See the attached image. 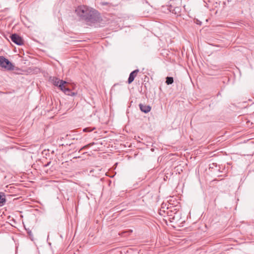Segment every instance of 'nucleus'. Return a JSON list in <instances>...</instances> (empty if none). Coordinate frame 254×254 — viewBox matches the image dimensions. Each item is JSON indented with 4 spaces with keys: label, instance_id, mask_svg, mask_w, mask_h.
<instances>
[{
    "label": "nucleus",
    "instance_id": "5",
    "mask_svg": "<svg viewBox=\"0 0 254 254\" xmlns=\"http://www.w3.org/2000/svg\"><path fill=\"white\" fill-rule=\"evenodd\" d=\"M70 86H71L68 83L67 84L64 85V88L61 90H62L65 94L70 96H74L77 94V92L72 91L71 90L70 88Z\"/></svg>",
    "mask_w": 254,
    "mask_h": 254
},
{
    "label": "nucleus",
    "instance_id": "7",
    "mask_svg": "<svg viewBox=\"0 0 254 254\" xmlns=\"http://www.w3.org/2000/svg\"><path fill=\"white\" fill-rule=\"evenodd\" d=\"M67 84V82L62 80H59L57 78L54 81V85L58 86L61 90L64 89V85Z\"/></svg>",
    "mask_w": 254,
    "mask_h": 254
},
{
    "label": "nucleus",
    "instance_id": "2",
    "mask_svg": "<svg viewBox=\"0 0 254 254\" xmlns=\"http://www.w3.org/2000/svg\"><path fill=\"white\" fill-rule=\"evenodd\" d=\"M0 66L7 70H13L14 67L12 64L3 56L0 57Z\"/></svg>",
    "mask_w": 254,
    "mask_h": 254
},
{
    "label": "nucleus",
    "instance_id": "11",
    "mask_svg": "<svg viewBox=\"0 0 254 254\" xmlns=\"http://www.w3.org/2000/svg\"><path fill=\"white\" fill-rule=\"evenodd\" d=\"M173 82H174V79L172 77L168 76L166 77V83L167 84H168V85L171 84L173 83Z\"/></svg>",
    "mask_w": 254,
    "mask_h": 254
},
{
    "label": "nucleus",
    "instance_id": "1",
    "mask_svg": "<svg viewBox=\"0 0 254 254\" xmlns=\"http://www.w3.org/2000/svg\"><path fill=\"white\" fill-rule=\"evenodd\" d=\"M100 20L101 17L99 12L94 9H91L86 16L85 21L90 25L92 23L99 22Z\"/></svg>",
    "mask_w": 254,
    "mask_h": 254
},
{
    "label": "nucleus",
    "instance_id": "12",
    "mask_svg": "<svg viewBox=\"0 0 254 254\" xmlns=\"http://www.w3.org/2000/svg\"><path fill=\"white\" fill-rule=\"evenodd\" d=\"M95 129V127H93V128H91V127H86L85 128L83 129V131L84 132H90L93 130H94Z\"/></svg>",
    "mask_w": 254,
    "mask_h": 254
},
{
    "label": "nucleus",
    "instance_id": "3",
    "mask_svg": "<svg viewBox=\"0 0 254 254\" xmlns=\"http://www.w3.org/2000/svg\"><path fill=\"white\" fill-rule=\"evenodd\" d=\"M90 10L91 9L83 5L78 6L75 10V11L77 14L80 16L82 20L85 21L86 16L88 14Z\"/></svg>",
    "mask_w": 254,
    "mask_h": 254
},
{
    "label": "nucleus",
    "instance_id": "4",
    "mask_svg": "<svg viewBox=\"0 0 254 254\" xmlns=\"http://www.w3.org/2000/svg\"><path fill=\"white\" fill-rule=\"evenodd\" d=\"M11 41L18 45H22L24 44L22 38L16 34H13L10 36Z\"/></svg>",
    "mask_w": 254,
    "mask_h": 254
},
{
    "label": "nucleus",
    "instance_id": "14",
    "mask_svg": "<svg viewBox=\"0 0 254 254\" xmlns=\"http://www.w3.org/2000/svg\"><path fill=\"white\" fill-rule=\"evenodd\" d=\"M127 232L132 233V230H129V231H127V232L126 231L123 232L121 233V234H119V235H121V236H123V234H124L125 233H127Z\"/></svg>",
    "mask_w": 254,
    "mask_h": 254
},
{
    "label": "nucleus",
    "instance_id": "9",
    "mask_svg": "<svg viewBox=\"0 0 254 254\" xmlns=\"http://www.w3.org/2000/svg\"><path fill=\"white\" fill-rule=\"evenodd\" d=\"M139 108H140V110L142 112H144L145 113H147L149 112H150L151 110V108L150 106L146 105H143L142 104H140L139 105Z\"/></svg>",
    "mask_w": 254,
    "mask_h": 254
},
{
    "label": "nucleus",
    "instance_id": "8",
    "mask_svg": "<svg viewBox=\"0 0 254 254\" xmlns=\"http://www.w3.org/2000/svg\"><path fill=\"white\" fill-rule=\"evenodd\" d=\"M138 72V69H135L130 73L127 81L128 84H130L132 82Z\"/></svg>",
    "mask_w": 254,
    "mask_h": 254
},
{
    "label": "nucleus",
    "instance_id": "6",
    "mask_svg": "<svg viewBox=\"0 0 254 254\" xmlns=\"http://www.w3.org/2000/svg\"><path fill=\"white\" fill-rule=\"evenodd\" d=\"M173 208V210L172 209H169V208H168V210L167 211V215L170 217V219L175 220V215H178L179 212L176 209Z\"/></svg>",
    "mask_w": 254,
    "mask_h": 254
},
{
    "label": "nucleus",
    "instance_id": "15",
    "mask_svg": "<svg viewBox=\"0 0 254 254\" xmlns=\"http://www.w3.org/2000/svg\"><path fill=\"white\" fill-rule=\"evenodd\" d=\"M50 163V162L48 163L47 164L45 165V166H46V167L48 166Z\"/></svg>",
    "mask_w": 254,
    "mask_h": 254
},
{
    "label": "nucleus",
    "instance_id": "13",
    "mask_svg": "<svg viewBox=\"0 0 254 254\" xmlns=\"http://www.w3.org/2000/svg\"><path fill=\"white\" fill-rule=\"evenodd\" d=\"M91 145V144H89L88 145H85L83 147H82L79 151V152H80L82 150L88 148L89 146Z\"/></svg>",
    "mask_w": 254,
    "mask_h": 254
},
{
    "label": "nucleus",
    "instance_id": "10",
    "mask_svg": "<svg viewBox=\"0 0 254 254\" xmlns=\"http://www.w3.org/2000/svg\"><path fill=\"white\" fill-rule=\"evenodd\" d=\"M5 202V194L4 192H0V205L2 206Z\"/></svg>",
    "mask_w": 254,
    "mask_h": 254
},
{
    "label": "nucleus",
    "instance_id": "16",
    "mask_svg": "<svg viewBox=\"0 0 254 254\" xmlns=\"http://www.w3.org/2000/svg\"><path fill=\"white\" fill-rule=\"evenodd\" d=\"M28 233L30 235H31V232H29Z\"/></svg>",
    "mask_w": 254,
    "mask_h": 254
}]
</instances>
